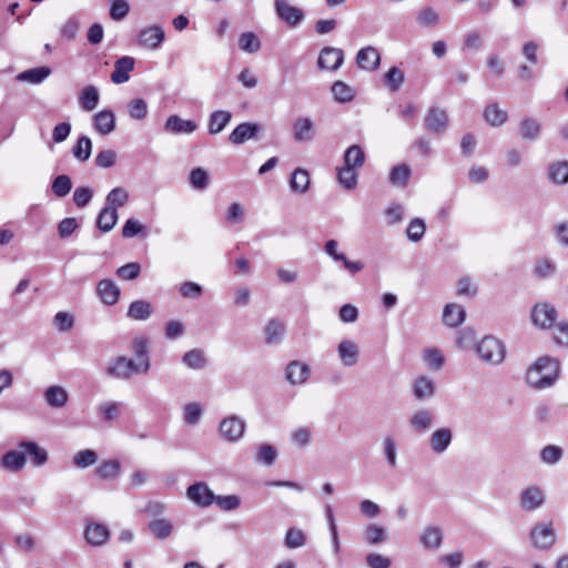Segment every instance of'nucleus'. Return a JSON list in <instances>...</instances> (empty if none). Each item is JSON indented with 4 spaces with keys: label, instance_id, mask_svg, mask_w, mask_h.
Listing matches in <instances>:
<instances>
[{
    "label": "nucleus",
    "instance_id": "1",
    "mask_svg": "<svg viewBox=\"0 0 568 568\" xmlns=\"http://www.w3.org/2000/svg\"><path fill=\"white\" fill-rule=\"evenodd\" d=\"M19 450H8L0 459V465L8 471H20L27 463V458H31V463L36 467L44 465L48 460V453L36 442L22 440L18 445Z\"/></svg>",
    "mask_w": 568,
    "mask_h": 568
},
{
    "label": "nucleus",
    "instance_id": "2",
    "mask_svg": "<svg viewBox=\"0 0 568 568\" xmlns=\"http://www.w3.org/2000/svg\"><path fill=\"white\" fill-rule=\"evenodd\" d=\"M559 371L560 364L556 358L541 356L527 368L525 381L530 388L545 389L555 385Z\"/></svg>",
    "mask_w": 568,
    "mask_h": 568
},
{
    "label": "nucleus",
    "instance_id": "3",
    "mask_svg": "<svg viewBox=\"0 0 568 568\" xmlns=\"http://www.w3.org/2000/svg\"><path fill=\"white\" fill-rule=\"evenodd\" d=\"M151 362L146 359L133 361L126 356H116L109 361L104 368L108 377L114 379H130L133 375L148 374Z\"/></svg>",
    "mask_w": 568,
    "mask_h": 568
},
{
    "label": "nucleus",
    "instance_id": "4",
    "mask_svg": "<svg viewBox=\"0 0 568 568\" xmlns=\"http://www.w3.org/2000/svg\"><path fill=\"white\" fill-rule=\"evenodd\" d=\"M478 358L490 366L500 365L506 357L505 344L495 336H485L474 346Z\"/></svg>",
    "mask_w": 568,
    "mask_h": 568
},
{
    "label": "nucleus",
    "instance_id": "5",
    "mask_svg": "<svg viewBox=\"0 0 568 568\" xmlns=\"http://www.w3.org/2000/svg\"><path fill=\"white\" fill-rule=\"evenodd\" d=\"M529 540L534 548L549 550L557 540L556 530L551 523L537 524L529 532Z\"/></svg>",
    "mask_w": 568,
    "mask_h": 568
},
{
    "label": "nucleus",
    "instance_id": "6",
    "mask_svg": "<svg viewBox=\"0 0 568 568\" xmlns=\"http://www.w3.org/2000/svg\"><path fill=\"white\" fill-rule=\"evenodd\" d=\"M246 423L239 416H229L219 424V434L229 443H236L243 438Z\"/></svg>",
    "mask_w": 568,
    "mask_h": 568
},
{
    "label": "nucleus",
    "instance_id": "7",
    "mask_svg": "<svg viewBox=\"0 0 568 568\" xmlns=\"http://www.w3.org/2000/svg\"><path fill=\"white\" fill-rule=\"evenodd\" d=\"M546 501V495L542 488L531 485L525 488L519 496V507L524 511H534L539 509Z\"/></svg>",
    "mask_w": 568,
    "mask_h": 568
},
{
    "label": "nucleus",
    "instance_id": "8",
    "mask_svg": "<svg viewBox=\"0 0 568 568\" xmlns=\"http://www.w3.org/2000/svg\"><path fill=\"white\" fill-rule=\"evenodd\" d=\"M557 312L548 303H538L531 310V321L534 325L541 329L551 328L556 322Z\"/></svg>",
    "mask_w": 568,
    "mask_h": 568
},
{
    "label": "nucleus",
    "instance_id": "9",
    "mask_svg": "<svg viewBox=\"0 0 568 568\" xmlns=\"http://www.w3.org/2000/svg\"><path fill=\"white\" fill-rule=\"evenodd\" d=\"M344 52L342 49L325 47L321 50L317 67L324 71H336L343 64Z\"/></svg>",
    "mask_w": 568,
    "mask_h": 568
},
{
    "label": "nucleus",
    "instance_id": "10",
    "mask_svg": "<svg viewBox=\"0 0 568 568\" xmlns=\"http://www.w3.org/2000/svg\"><path fill=\"white\" fill-rule=\"evenodd\" d=\"M165 39V33L162 27L151 26L142 29L138 37L139 45L149 49L156 50L161 47Z\"/></svg>",
    "mask_w": 568,
    "mask_h": 568
},
{
    "label": "nucleus",
    "instance_id": "11",
    "mask_svg": "<svg viewBox=\"0 0 568 568\" xmlns=\"http://www.w3.org/2000/svg\"><path fill=\"white\" fill-rule=\"evenodd\" d=\"M444 532L438 525L426 526L418 536L419 545L427 550H437L442 547Z\"/></svg>",
    "mask_w": 568,
    "mask_h": 568
},
{
    "label": "nucleus",
    "instance_id": "12",
    "mask_svg": "<svg viewBox=\"0 0 568 568\" xmlns=\"http://www.w3.org/2000/svg\"><path fill=\"white\" fill-rule=\"evenodd\" d=\"M337 356L344 367H353L359 359V346L352 339H342L337 345Z\"/></svg>",
    "mask_w": 568,
    "mask_h": 568
},
{
    "label": "nucleus",
    "instance_id": "13",
    "mask_svg": "<svg viewBox=\"0 0 568 568\" xmlns=\"http://www.w3.org/2000/svg\"><path fill=\"white\" fill-rule=\"evenodd\" d=\"M274 6L280 19H282L290 27L298 26L304 19L303 11L300 8L292 6L286 0H275Z\"/></svg>",
    "mask_w": 568,
    "mask_h": 568
},
{
    "label": "nucleus",
    "instance_id": "14",
    "mask_svg": "<svg viewBox=\"0 0 568 568\" xmlns=\"http://www.w3.org/2000/svg\"><path fill=\"white\" fill-rule=\"evenodd\" d=\"M187 498L199 507H209L214 503L215 495L205 483H195L186 489Z\"/></svg>",
    "mask_w": 568,
    "mask_h": 568
},
{
    "label": "nucleus",
    "instance_id": "15",
    "mask_svg": "<svg viewBox=\"0 0 568 568\" xmlns=\"http://www.w3.org/2000/svg\"><path fill=\"white\" fill-rule=\"evenodd\" d=\"M97 295L103 304L112 306L119 302L121 290L112 280L103 278L97 284Z\"/></svg>",
    "mask_w": 568,
    "mask_h": 568
},
{
    "label": "nucleus",
    "instance_id": "16",
    "mask_svg": "<svg viewBox=\"0 0 568 568\" xmlns=\"http://www.w3.org/2000/svg\"><path fill=\"white\" fill-rule=\"evenodd\" d=\"M292 132L296 142H310L315 135V124L308 116H298L292 124Z\"/></svg>",
    "mask_w": 568,
    "mask_h": 568
},
{
    "label": "nucleus",
    "instance_id": "17",
    "mask_svg": "<svg viewBox=\"0 0 568 568\" xmlns=\"http://www.w3.org/2000/svg\"><path fill=\"white\" fill-rule=\"evenodd\" d=\"M453 440V430L449 427H440L429 436V448L436 455L444 454Z\"/></svg>",
    "mask_w": 568,
    "mask_h": 568
},
{
    "label": "nucleus",
    "instance_id": "18",
    "mask_svg": "<svg viewBox=\"0 0 568 568\" xmlns=\"http://www.w3.org/2000/svg\"><path fill=\"white\" fill-rule=\"evenodd\" d=\"M311 367L301 361L291 362L285 368V377L292 385H303L307 382Z\"/></svg>",
    "mask_w": 568,
    "mask_h": 568
},
{
    "label": "nucleus",
    "instance_id": "19",
    "mask_svg": "<svg viewBox=\"0 0 568 568\" xmlns=\"http://www.w3.org/2000/svg\"><path fill=\"white\" fill-rule=\"evenodd\" d=\"M135 60L133 57L124 55L114 62V70L111 73V81L114 84H122L129 81L133 71Z\"/></svg>",
    "mask_w": 568,
    "mask_h": 568
},
{
    "label": "nucleus",
    "instance_id": "20",
    "mask_svg": "<svg viewBox=\"0 0 568 568\" xmlns=\"http://www.w3.org/2000/svg\"><path fill=\"white\" fill-rule=\"evenodd\" d=\"M110 537L106 526L99 523H88L84 529V538L88 544L94 547L102 546Z\"/></svg>",
    "mask_w": 568,
    "mask_h": 568
},
{
    "label": "nucleus",
    "instance_id": "21",
    "mask_svg": "<svg viewBox=\"0 0 568 568\" xmlns=\"http://www.w3.org/2000/svg\"><path fill=\"white\" fill-rule=\"evenodd\" d=\"M448 124V115L445 110L432 108L425 116V126L432 133H442Z\"/></svg>",
    "mask_w": 568,
    "mask_h": 568
},
{
    "label": "nucleus",
    "instance_id": "22",
    "mask_svg": "<svg viewBox=\"0 0 568 568\" xmlns=\"http://www.w3.org/2000/svg\"><path fill=\"white\" fill-rule=\"evenodd\" d=\"M357 65L366 71H374L379 67L381 55L376 48L365 47L357 52Z\"/></svg>",
    "mask_w": 568,
    "mask_h": 568
},
{
    "label": "nucleus",
    "instance_id": "23",
    "mask_svg": "<svg viewBox=\"0 0 568 568\" xmlns=\"http://www.w3.org/2000/svg\"><path fill=\"white\" fill-rule=\"evenodd\" d=\"M435 420L433 412L426 408L415 410L408 419L409 426L417 433L427 432Z\"/></svg>",
    "mask_w": 568,
    "mask_h": 568
},
{
    "label": "nucleus",
    "instance_id": "24",
    "mask_svg": "<svg viewBox=\"0 0 568 568\" xmlns=\"http://www.w3.org/2000/svg\"><path fill=\"white\" fill-rule=\"evenodd\" d=\"M466 318V311L465 308L455 303H449L444 307L443 311V323L444 325L456 328L460 326Z\"/></svg>",
    "mask_w": 568,
    "mask_h": 568
},
{
    "label": "nucleus",
    "instance_id": "25",
    "mask_svg": "<svg viewBox=\"0 0 568 568\" xmlns=\"http://www.w3.org/2000/svg\"><path fill=\"white\" fill-rule=\"evenodd\" d=\"M260 132V125L251 122L239 124L230 134L229 140L233 144H243L253 139Z\"/></svg>",
    "mask_w": 568,
    "mask_h": 568
},
{
    "label": "nucleus",
    "instance_id": "26",
    "mask_svg": "<svg viewBox=\"0 0 568 568\" xmlns=\"http://www.w3.org/2000/svg\"><path fill=\"white\" fill-rule=\"evenodd\" d=\"M93 125L102 135L112 133L115 129V115L111 110H101L93 116Z\"/></svg>",
    "mask_w": 568,
    "mask_h": 568
},
{
    "label": "nucleus",
    "instance_id": "27",
    "mask_svg": "<svg viewBox=\"0 0 568 568\" xmlns=\"http://www.w3.org/2000/svg\"><path fill=\"white\" fill-rule=\"evenodd\" d=\"M166 131L174 134L193 133L197 129V124L193 120H184L179 115H170L164 124Z\"/></svg>",
    "mask_w": 568,
    "mask_h": 568
},
{
    "label": "nucleus",
    "instance_id": "28",
    "mask_svg": "<svg viewBox=\"0 0 568 568\" xmlns=\"http://www.w3.org/2000/svg\"><path fill=\"white\" fill-rule=\"evenodd\" d=\"M436 392L435 383L427 376H419L414 381L413 394L416 399L425 400L430 399Z\"/></svg>",
    "mask_w": 568,
    "mask_h": 568
},
{
    "label": "nucleus",
    "instance_id": "29",
    "mask_svg": "<svg viewBox=\"0 0 568 568\" xmlns=\"http://www.w3.org/2000/svg\"><path fill=\"white\" fill-rule=\"evenodd\" d=\"M153 314V306L146 300L133 301L128 308L126 316L134 321H146Z\"/></svg>",
    "mask_w": 568,
    "mask_h": 568
},
{
    "label": "nucleus",
    "instance_id": "30",
    "mask_svg": "<svg viewBox=\"0 0 568 568\" xmlns=\"http://www.w3.org/2000/svg\"><path fill=\"white\" fill-rule=\"evenodd\" d=\"M232 113L226 110L214 111L207 121V131L210 134L222 132L231 122Z\"/></svg>",
    "mask_w": 568,
    "mask_h": 568
},
{
    "label": "nucleus",
    "instance_id": "31",
    "mask_svg": "<svg viewBox=\"0 0 568 568\" xmlns=\"http://www.w3.org/2000/svg\"><path fill=\"white\" fill-rule=\"evenodd\" d=\"M310 174L305 169H296L293 171L290 179V189L297 194H304L310 187Z\"/></svg>",
    "mask_w": 568,
    "mask_h": 568
},
{
    "label": "nucleus",
    "instance_id": "32",
    "mask_svg": "<svg viewBox=\"0 0 568 568\" xmlns=\"http://www.w3.org/2000/svg\"><path fill=\"white\" fill-rule=\"evenodd\" d=\"M484 119L491 126H500L507 121L508 113L498 103L493 102L485 108Z\"/></svg>",
    "mask_w": 568,
    "mask_h": 568
},
{
    "label": "nucleus",
    "instance_id": "33",
    "mask_svg": "<svg viewBox=\"0 0 568 568\" xmlns=\"http://www.w3.org/2000/svg\"><path fill=\"white\" fill-rule=\"evenodd\" d=\"M548 179L557 185H565L568 183V162L556 161L548 168Z\"/></svg>",
    "mask_w": 568,
    "mask_h": 568
},
{
    "label": "nucleus",
    "instance_id": "34",
    "mask_svg": "<svg viewBox=\"0 0 568 568\" xmlns=\"http://www.w3.org/2000/svg\"><path fill=\"white\" fill-rule=\"evenodd\" d=\"M44 398L49 406L61 408L67 404L69 395L63 387L54 385L45 389Z\"/></svg>",
    "mask_w": 568,
    "mask_h": 568
},
{
    "label": "nucleus",
    "instance_id": "35",
    "mask_svg": "<svg viewBox=\"0 0 568 568\" xmlns=\"http://www.w3.org/2000/svg\"><path fill=\"white\" fill-rule=\"evenodd\" d=\"M149 529L156 539L163 540L173 534L174 526L170 519L156 518L149 523Z\"/></svg>",
    "mask_w": 568,
    "mask_h": 568
},
{
    "label": "nucleus",
    "instance_id": "36",
    "mask_svg": "<svg viewBox=\"0 0 568 568\" xmlns=\"http://www.w3.org/2000/svg\"><path fill=\"white\" fill-rule=\"evenodd\" d=\"M99 101L100 93L94 85H87L83 88L79 97V103L84 111L90 112L94 110L98 106Z\"/></svg>",
    "mask_w": 568,
    "mask_h": 568
},
{
    "label": "nucleus",
    "instance_id": "37",
    "mask_svg": "<svg viewBox=\"0 0 568 568\" xmlns=\"http://www.w3.org/2000/svg\"><path fill=\"white\" fill-rule=\"evenodd\" d=\"M119 219L118 211L112 206H105L98 215L97 224L102 232H110Z\"/></svg>",
    "mask_w": 568,
    "mask_h": 568
},
{
    "label": "nucleus",
    "instance_id": "38",
    "mask_svg": "<svg viewBox=\"0 0 568 568\" xmlns=\"http://www.w3.org/2000/svg\"><path fill=\"white\" fill-rule=\"evenodd\" d=\"M422 357L426 366L433 371L440 369L445 364V356L440 349L436 347L425 348Z\"/></svg>",
    "mask_w": 568,
    "mask_h": 568
},
{
    "label": "nucleus",
    "instance_id": "39",
    "mask_svg": "<svg viewBox=\"0 0 568 568\" xmlns=\"http://www.w3.org/2000/svg\"><path fill=\"white\" fill-rule=\"evenodd\" d=\"M332 94L337 102L346 103L355 98V89L343 81H336L332 85Z\"/></svg>",
    "mask_w": 568,
    "mask_h": 568
},
{
    "label": "nucleus",
    "instance_id": "40",
    "mask_svg": "<svg viewBox=\"0 0 568 568\" xmlns=\"http://www.w3.org/2000/svg\"><path fill=\"white\" fill-rule=\"evenodd\" d=\"M564 457V449L557 445H547L539 452V459L546 465H556Z\"/></svg>",
    "mask_w": 568,
    "mask_h": 568
},
{
    "label": "nucleus",
    "instance_id": "41",
    "mask_svg": "<svg viewBox=\"0 0 568 568\" xmlns=\"http://www.w3.org/2000/svg\"><path fill=\"white\" fill-rule=\"evenodd\" d=\"M540 131V124L537 120L531 118H525L521 120L519 125V132L524 140H536L539 136Z\"/></svg>",
    "mask_w": 568,
    "mask_h": 568
},
{
    "label": "nucleus",
    "instance_id": "42",
    "mask_svg": "<svg viewBox=\"0 0 568 568\" xmlns=\"http://www.w3.org/2000/svg\"><path fill=\"white\" fill-rule=\"evenodd\" d=\"M50 73L51 71L47 67L34 68L21 72L18 75V80L38 84L41 83L44 79H47L50 75Z\"/></svg>",
    "mask_w": 568,
    "mask_h": 568
},
{
    "label": "nucleus",
    "instance_id": "43",
    "mask_svg": "<svg viewBox=\"0 0 568 568\" xmlns=\"http://www.w3.org/2000/svg\"><path fill=\"white\" fill-rule=\"evenodd\" d=\"M365 161V154L359 145L349 146L344 154V164L351 168L359 169Z\"/></svg>",
    "mask_w": 568,
    "mask_h": 568
},
{
    "label": "nucleus",
    "instance_id": "44",
    "mask_svg": "<svg viewBox=\"0 0 568 568\" xmlns=\"http://www.w3.org/2000/svg\"><path fill=\"white\" fill-rule=\"evenodd\" d=\"M383 454L387 460V465L389 468H395L397 466V443L396 440L387 435L383 438L382 442Z\"/></svg>",
    "mask_w": 568,
    "mask_h": 568
},
{
    "label": "nucleus",
    "instance_id": "45",
    "mask_svg": "<svg viewBox=\"0 0 568 568\" xmlns=\"http://www.w3.org/2000/svg\"><path fill=\"white\" fill-rule=\"evenodd\" d=\"M306 544V536L304 531L296 527H291L287 529L284 538V545L288 549H295L303 547Z\"/></svg>",
    "mask_w": 568,
    "mask_h": 568
},
{
    "label": "nucleus",
    "instance_id": "46",
    "mask_svg": "<svg viewBox=\"0 0 568 568\" xmlns=\"http://www.w3.org/2000/svg\"><path fill=\"white\" fill-rule=\"evenodd\" d=\"M182 362L192 369H202L206 364L203 351L197 348L186 352L182 357Z\"/></svg>",
    "mask_w": 568,
    "mask_h": 568
},
{
    "label": "nucleus",
    "instance_id": "47",
    "mask_svg": "<svg viewBox=\"0 0 568 568\" xmlns=\"http://www.w3.org/2000/svg\"><path fill=\"white\" fill-rule=\"evenodd\" d=\"M129 200V193L124 187L118 186L112 189L106 195V205L112 206L118 211V207L123 206Z\"/></svg>",
    "mask_w": 568,
    "mask_h": 568
},
{
    "label": "nucleus",
    "instance_id": "48",
    "mask_svg": "<svg viewBox=\"0 0 568 568\" xmlns=\"http://www.w3.org/2000/svg\"><path fill=\"white\" fill-rule=\"evenodd\" d=\"M284 332H285V327L282 322H280L277 320H271L264 328L266 343L267 344L276 343L282 337Z\"/></svg>",
    "mask_w": 568,
    "mask_h": 568
},
{
    "label": "nucleus",
    "instance_id": "49",
    "mask_svg": "<svg viewBox=\"0 0 568 568\" xmlns=\"http://www.w3.org/2000/svg\"><path fill=\"white\" fill-rule=\"evenodd\" d=\"M239 47L244 52L255 53L260 50L261 43L253 32H243L239 37Z\"/></svg>",
    "mask_w": 568,
    "mask_h": 568
},
{
    "label": "nucleus",
    "instance_id": "50",
    "mask_svg": "<svg viewBox=\"0 0 568 568\" xmlns=\"http://www.w3.org/2000/svg\"><path fill=\"white\" fill-rule=\"evenodd\" d=\"M364 540L369 545L381 544L385 540L386 534L383 527L369 524L364 529Z\"/></svg>",
    "mask_w": 568,
    "mask_h": 568
},
{
    "label": "nucleus",
    "instance_id": "51",
    "mask_svg": "<svg viewBox=\"0 0 568 568\" xmlns=\"http://www.w3.org/2000/svg\"><path fill=\"white\" fill-rule=\"evenodd\" d=\"M410 178V168L406 164H399L392 169L390 171V182L397 186H405Z\"/></svg>",
    "mask_w": 568,
    "mask_h": 568
},
{
    "label": "nucleus",
    "instance_id": "52",
    "mask_svg": "<svg viewBox=\"0 0 568 568\" xmlns=\"http://www.w3.org/2000/svg\"><path fill=\"white\" fill-rule=\"evenodd\" d=\"M121 464L116 459L104 460L97 468V474L103 479H110L118 476Z\"/></svg>",
    "mask_w": 568,
    "mask_h": 568
},
{
    "label": "nucleus",
    "instance_id": "53",
    "mask_svg": "<svg viewBox=\"0 0 568 568\" xmlns=\"http://www.w3.org/2000/svg\"><path fill=\"white\" fill-rule=\"evenodd\" d=\"M202 413L203 409L199 403H189L183 408V420L185 424L194 426L201 420Z\"/></svg>",
    "mask_w": 568,
    "mask_h": 568
},
{
    "label": "nucleus",
    "instance_id": "54",
    "mask_svg": "<svg viewBox=\"0 0 568 568\" xmlns=\"http://www.w3.org/2000/svg\"><path fill=\"white\" fill-rule=\"evenodd\" d=\"M131 352L136 356V361H143L146 359L150 362L149 358V339L145 336H138L133 338L130 346Z\"/></svg>",
    "mask_w": 568,
    "mask_h": 568
},
{
    "label": "nucleus",
    "instance_id": "55",
    "mask_svg": "<svg viewBox=\"0 0 568 568\" xmlns=\"http://www.w3.org/2000/svg\"><path fill=\"white\" fill-rule=\"evenodd\" d=\"M357 169L351 168L344 164L343 168L338 170V181L339 183L347 190H352L357 184Z\"/></svg>",
    "mask_w": 568,
    "mask_h": 568
},
{
    "label": "nucleus",
    "instance_id": "56",
    "mask_svg": "<svg viewBox=\"0 0 568 568\" xmlns=\"http://www.w3.org/2000/svg\"><path fill=\"white\" fill-rule=\"evenodd\" d=\"M209 173L202 168L193 169L189 175V182L195 190H204L209 185Z\"/></svg>",
    "mask_w": 568,
    "mask_h": 568
},
{
    "label": "nucleus",
    "instance_id": "57",
    "mask_svg": "<svg viewBox=\"0 0 568 568\" xmlns=\"http://www.w3.org/2000/svg\"><path fill=\"white\" fill-rule=\"evenodd\" d=\"M72 153L74 158L84 162L92 153V142L88 136H81L74 145Z\"/></svg>",
    "mask_w": 568,
    "mask_h": 568
},
{
    "label": "nucleus",
    "instance_id": "58",
    "mask_svg": "<svg viewBox=\"0 0 568 568\" xmlns=\"http://www.w3.org/2000/svg\"><path fill=\"white\" fill-rule=\"evenodd\" d=\"M52 192L58 197H64L68 195L72 189L71 179L68 175L61 174L58 175L52 182Z\"/></svg>",
    "mask_w": 568,
    "mask_h": 568
},
{
    "label": "nucleus",
    "instance_id": "59",
    "mask_svg": "<svg viewBox=\"0 0 568 568\" xmlns=\"http://www.w3.org/2000/svg\"><path fill=\"white\" fill-rule=\"evenodd\" d=\"M426 225L425 222L422 219H414L408 224V227L406 230V235L409 241L412 242H419L424 234H425Z\"/></svg>",
    "mask_w": 568,
    "mask_h": 568
},
{
    "label": "nucleus",
    "instance_id": "60",
    "mask_svg": "<svg viewBox=\"0 0 568 568\" xmlns=\"http://www.w3.org/2000/svg\"><path fill=\"white\" fill-rule=\"evenodd\" d=\"M291 439L297 447H305L312 440V429L308 426H301L292 432Z\"/></svg>",
    "mask_w": 568,
    "mask_h": 568
},
{
    "label": "nucleus",
    "instance_id": "61",
    "mask_svg": "<svg viewBox=\"0 0 568 568\" xmlns=\"http://www.w3.org/2000/svg\"><path fill=\"white\" fill-rule=\"evenodd\" d=\"M403 82L404 74L396 67L390 68L385 74V83L388 87V89L393 92L397 91L399 87L403 84Z\"/></svg>",
    "mask_w": 568,
    "mask_h": 568
},
{
    "label": "nucleus",
    "instance_id": "62",
    "mask_svg": "<svg viewBox=\"0 0 568 568\" xmlns=\"http://www.w3.org/2000/svg\"><path fill=\"white\" fill-rule=\"evenodd\" d=\"M129 115L134 120H143L148 114V104L143 99H134L128 105Z\"/></svg>",
    "mask_w": 568,
    "mask_h": 568
},
{
    "label": "nucleus",
    "instance_id": "63",
    "mask_svg": "<svg viewBox=\"0 0 568 568\" xmlns=\"http://www.w3.org/2000/svg\"><path fill=\"white\" fill-rule=\"evenodd\" d=\"M277 457L276 449L271 445H262L256 453V460L263 465L271 466Z\"/></svg>",
    "mask_w": 568,
    "mask_h": 568
},
{
    "label": "nucleus",
    "instance_id": "64",
    "mask_svg": "<svg viewBox=\"0 0 568 568\" xmlns=\"http://www.w3.org/2000/svg\"><path fill=\"white\" fill-rule=\"evenodd\" d=\"M556 265L547 258L536 262L534 273L538 278H547L555 274Z\"/></svg>",
    "mask_w": 568,
    "mask_h": 568
}]
</instances>
